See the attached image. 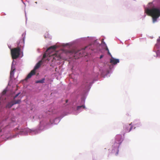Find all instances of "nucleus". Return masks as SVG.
<instances>
[{"label":"nucleus","mask_w":160,"mask_h":160,"mask_svg":"<svg viewBox=\"0 0 160 160\" xmlns=\"http://www.w3.org/2000/svg\"><path fill=\"white\" fill-rule=\"evenodd\" d=\"M147 13L152 17L153 23L156 22L157 18L160 16V10L157 8L148 9Z\"/></svg>","instance_id":"f257e3e1"},{"label":"nucleus","mask_w":160,"mask_h":160,"mask_svg":"<svg viewBox=\"0 0 160 160\" xmlns=\"http://www.w3.org/2000/svg\"><path fill=\"white\" fill-rule=\"evenodd\" d=\"M20 93H17L14 97L13 100L12 101L8 102L6 106V108H10L13 105L16 104H19L20 103L21 99V97L20 96L18 97L17 99H16V98L19 95Z\"/></svg>","instance_id":"f03ea898"},{"label":"nucleus","mask_w":160,"mask_h":160,"mask_svg":"<svg viewBox=\"0 0 160 160\" xmlns=\"http://www.w3.org/2000/svg\"><path fill=\"white\" fill-rule=\"evenodd\" d=\"M20 52L21 49L19 46L11 49V52L12 58L13 59L17 58L20 55Z\"/></svg>","instance_id":"7ed1b4c3"},{"label":"nucleus","mask_w":160,"mask_h":160,"mask_svg":"<svg viewBox=\"0 0 160 160\" xmlns=\"http://www.w3.org/2000/svg\"><path fill=\"white\" fill-rule=\"evenodd\" d=\"M56 48V47L55 46H52L50 47L49 48H48L44 53V54H43V58H42V59L39 61L36 65V66H35L33 70H34L36 72V70L39 68V67L40 66L41 63L42 62H44L45 59L47 57V52H48L50 49L52 48L53 49H55Z\"/></svg>","instance_id":"20e7f679"},{"label":"nucleus","mask_w":160,"mask_h":160,"mask_svg":"<svg viewBox=\"0 0 160 160\" xmlns=\"http://www.w3.org/2000/svg\"><path fill=\"white\" fill-rule=\"evenodd\" d=\"M122 141V138L121 135H116L115 138V143L118 144L117 146H119V145L121 144Z\"/></svg>","instance_id":"39448f33"},{"label":"nucleus","mask_w":160,"mask_h":160,"mask_svg":"<svg viewBox=\"0 0 160 160\" xmlns=\"http://www.w3.org/2000/svg\"><path fill=\"white\" fill-rule=\"evenodd\" d=\"M131 124L125 125L124 128L125 131L126 132H129L132 129V127L131 126Z\"/></svg>","instance_id":"423d86ee"},{"label":"nucleus","mask_w":160,"mask_h":160,"mask_svg":"<svg viewBox=\"0 0 160 160\" xmlns=\"http://www.w3.org/2000/svg\"><path fill=\"white\" fill-rule=\"evenodd\" d=\"M119 60L118 59H115L113 58H111L110 59V62L113 64L115 65L119 62Z\"/></svg>","instance_id":"0eeeda50"},{"label":"nucleus","mask_w":160,"mask_h":160,"mask_svg":"<svg viewBox=\"0 0 160 160\" xmlns=\"http://www.w3.org/2000/svg\"><path fill=\"white\" fill-rule=\"evenodd\" d=\"M35 72H36L34 70H32L31 71V72L27 75L25 79L26 80H27L28 79L30 78L32 75L35 74Z\"/></svg>","instance_id":"6e6552de"},{"label":"nucleus","mask_w":160,"mask_h":160,"mask_svg":"<svg viewBox=\"0 0 160 160\" xmlns=\"http://www.w3.org/2000/svg\"><path fill=\"white\" fill-rule=\"evenodd\" d=\"M92 47V46L91 45H89L88 46H87V47H86L84 48H82L81 50H78L77 51H76L75 53L76 54H78V53H79L80 54H81V51H83L85 49H91Z\"/></svg>","instance_id":"1a4fd4ad"},{"label":"nucleus","mask_w":160,"mask_h":160,"mask_svg":"<svg viewBox=\"0 0 160 160\" xmlns=\"http://www.w3.org/2000/svg\"><path fill=\"white\" fill-rule=\"evenodd\" d=\"M55 46L56 47H56H57L56 46ZM56 49V48H55V49H53L52 48H51L48 52H47L46 58H47L48 57H50L51 56H53L54 58V59L55 58V59H56V58H55V57H54V56L55 55H51L50 54H48V53L49 52H52V51L55 50Z\"/></svg>","instance_id":"9d476101"},{"label":"nucleus","mask_w":160,"mask_h":160,"mask_svg":"<svg viewBox=\"0 0 160 160\" xmlns=\"http://www.w3.org/2000/svg\"><path fill=\"white\" fill-rule=\"evenodd\" d=\"M15 70V68H13L12 66L11 68V70L10 71V77H13L14 75V71Z\"/></svg>","instance_id":"9b49d317"},{"label":"nucleus","mask_w":160,"mask_h":160,"mask_svg":"<svg viewBox=\"0 0 160 160\" xmlns=\"http://www.w3.org/2000/svg\"><path fill=\"white\" fill-rule=\"evenodd\" d=\"M45 80V78H43L41 80L36 81V83H43V82H44Z\"/></svg>","instance_id":"f8f14e48"},{"label":"nucleus","mask_w":160,"mask_h":160,"mask_svg":"<svg viewBox=\"0 0 160 160\" xmlns=\"http://www.w3.org/2000/svg\"><path fill=\"white\" fill-rule=\"evenodd\" d=\"M82 107H83V108H85V106H83V105H82V106H78L77 107V109L78 110L79 109H80V108H81Z\"/></svg>","instance_id":"ddd939ff"},{"label":"nucleus","mask_w":160,"mask_h":160,"mask_svg":"<svg viewBox=\"0 0 160 160\" xmlns=\"http://www.w3.org/2000/svg\"><path fill=\"white\" fill-rule=\"evenodd\" d=\"M7 92V90H4L2 92V95H4Z\"/></svg>","instance_id":"4468645a"},{"label":"nucleus","mask_w":160,"mask_h":160,"mask_svg":"<svg viewBox=\"0 0 160 160\" xmlns=\"http://www.w3.org/2000/svg\"><path fill=\"white\" fill-rule=\"evenodd\" d=\"M106 50L108 51V54L109 55H110L111 54L109 52V50H108V48H107Z\"/></svg>","instance_id":"2eb2a0df"},{"label":"nucleus","mask_w":160,"mask_h":160,"mask_svg":"<svg viewBox=\"0 0 160 160\" xmlns=\"http://www.w3.org/2000/svg\"><path fill=\"white\" fill-rule=\"evenodd\" d=\"M103 57V55H101L100 56V58L101 59V58H102Z\"/></svg>","instance_id":"dca6fc26"},{"label":"nucleus","mask_w":160,"mask_h":160,"mask_svg":"<svg viewBox=\"0 0 160 160\" xmlns=\"http://www.w3.org/2000/svg\"><path fill=\"white\" fill-rule=\"evenodd\" d=\"M79 56L80 57H81V56H82V55H79Z\"/></svg>","instance_id":"f3484780"},{"label":"nucleus","mask_w":160,"mask_h":160,"mask_svg":"<svg viewBox=\"0 0 160 160\" xmlns=\"http://www.w3.org/2000/svg\"><path fill=\"white\" fill-rule=\"evenodd\" d=\"M91 50H92H92H93V49L92 48H91Z\"/></svg>","instance_id":"a211bd4d"},{"label":"nucleus","mask_w":160,"mask_h":160,"mask_svg":"<svg viewBox=\"0 0 160 160\" xmlns=\"http://www.w3.org/2000/svg\"><path fill=\"white\" fill-rule=\"evenodd\" d=\"M68 102V100H66V102Z\"/></svg>","instance_id":"6ab92c4d"},{"label":"nucleus","mask_w":160,"mask_h":160,"mask_svg":"<svg viewBox=\"0 0 160 160\" xmlns=\"http://www.w3.org/2000/svg\"><path fill=\"white\" fill-rule=\"evenodd\" d=\"M47 60H48H48H49L48 59V58L47 59Z\"/></svg>","instance_id":"aec40b11"}]
</instances>
